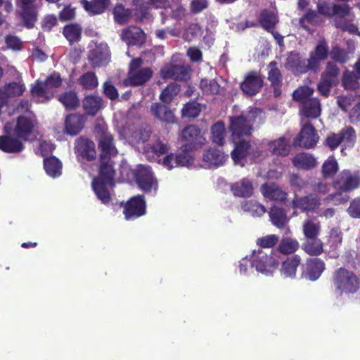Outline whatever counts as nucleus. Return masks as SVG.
<instances>
[{
	"instance_id": "obj_1",
	"label": "nucleus",
	"mask_w": 360,
	"mask_h": 360,
	"mask_svg": "<svg viewBox=\"0 0 360 360\" xmlns=\"http://www.w3.org/2000/svg\"><path fill=\"white\" fill-rule=\"evenodd\" d=\"M100 172L98 178L92 181V188L98 198L103 203H108L110 201V194L108 187L114 186L115 170L111 159L100 160Z\"/></svg>"
},
{
	"instance_id": "obj_2",
	"label": "nucleus",
	"mask_w": 360,
	"mask_h": 360,
	"mask_svg": "<svg viewBox=\"0 0 360 360\" xmlns=\"http://www.w3.org/2000/svg\"><path fill=\"white\" fill-rule=\"evenodd\" d=\"M333 11V23L337 28L360 35L358 27L354 23L356 16L352 7L347 4H334Z\"/></svg>"
},
{
	"instance_id": "obj_3",
	"label": "nucleus",
	"mask_w": 360,
	"mask_h": 360,
	"mask_svg": "<svg viewBox=\"0 0 360 360\" xmlns=\"http://www.w3.org/2000/svg\"><path fill=\"white\" fill-rule=\"evenodd\" d=\"M62 79L57 73L51 75L44 82L37 80L31 89L33 98L37 102L45 103L53 96V88L59 87Z\"/></svg>"
},
{
	"instance_id": "obj_4",
	"label": "nucleus",
	"mask_w": 360,
	"mask_h": 360,
	"mask_svg": "<svg viewBox=\"0 0 360 360\" xmlns=\"http://www.w3.org/2000/svg\"><path fill=\"white\" fill-rule=\"evenodd\" d=\"M333 283L340 294L355 293L359 288L357 276L345 268H339L335 271Z\"/></svg>"
},
{
	"instance_id": "obj_5",
	"label": "nucleus",
	"mask_w": 360,
	"mask_h": 360,
	"mask_svg": "<svg viewBox=\"0 0 360 360\" xmlns=\"http://www.w3.org/2000/svg\"><path fill=\"white\" fill-rule=\"evenodd\" d=\"M260 112L259 110L250 111L248 115L245 117L243 115L240 116L230 117L229 129L232 133L233 140L239 139L243 136H249L252 131V118Z\"/></svg>"
},
{
	"instance_id": "obj_6",
	"label": "nucleus",
	"mask_w": 360,
	"mask_h": 360,
	"mask_svg": "<svg viewBox=\"0 0 360 360\" xmlns=\"http://www.w3.org/2000/svg\"><path fill=\"white\" fill-rule=\"evenodd\" d=\"M89 47L88 60L92 68H100L109 63L110 49L106 43L91 41Z\"/></svg>"
},
{
	"instance_id": "obj_7",
	"label": "nucleus",
	"mask_w": 360,
	"mask_h": 360,
	"mask_svg": "<svg viewBox=\"0 0 360 360\" xmlns=\"http://www.w3.org/2000/svg\"><path fill=\"white\" fill-rule=\"evenodd\" d=\"M143 60L141 58H134L129 65V80L131 84L139 86L147 82L153 75L149 67L142 68Z\"/></svg>"
},
{
	"instance_id": "obj_8",
	"label": "nucleus",
	"mask_w": 360,
	"mask_h": 360,
	"mask_svg": "<svg viewBox=\"0 0 360 360\" xmlns=\"http://www.w3.org/2000/svg\"><path fill=\"white\" fill-rule=\"evenodd\" d=\"M13 123L4 126L6 134L0 137V149L9 153H19L23 149L22 139L18 138L13 130Z\"/></svg>"
},
{
	"instance_id": "obj_9",
	"label": "nucleus",
	"mask_w": 360,
	"mask_h": 360,
	"mask_svg": "<svg viewBox=\"0 0 360 360\" xmlns=\"http://www.w3.org/2000/svg\"><path fill=\"white\" fill-rule=\"evenodd\" d=\"M191 69L184 63H168L164 65L160 71L163 79H171L175 81H186L190 77Z\"/></svg>"
},
{
	"instance_id": "obj_10",
	"label": "nucleus",
	"mask_w": 360,
	"mask_h": 360,
	"mask_svg": "<svg viewBox=\"0 0 360 360\" xmlns=\"http://www.w3.org/2000/svg\"><path fill=\"white\" fill-rule=\"evenodd\" d=\"M332 185L335 189L350 192L357 188L360 185L359 173L344 169L333 181Z\"/></svg>"
},
{
	"instance_id": "obj_11",
	"label": "nucleus",
	"mask_w": 360,
	"mask_h": 360,
	"mask_svg": "<svg viewBox=\"0 0 360 360\" xmlns=\"http://www.w3.org/2000/svg\"><path fill=\"white\" fill-rule=\"evenodd\" d=\"M301 131L294 141L293 145L295 146H300L305 148H313L319 140L318 134L309 121L304 122Z\"/></svg>"
},
{
	"instance_id": "obj_12",
	"label": "nucleus",
	"mask_w": 360,
	"mask_h": 360,
	"mask_svg": "<svg viewBox=\"0 0 360 360\" xmlns=\"http://www.w3.org/2000/svg\"><path fill=\"white\" fill-rule=\"evenodd\" d=\"M285 68L290 70L295 75H300L313 72V68L310 66V60L305 59L298 53L291 52L286 58Z\"/></svg>"
},
{
	"instance_id": "obj_13",
	"label": "nucleus",
	"mask_w": 360,
	"mask_h": 360,
	"mask_svg": "<svg viewBox=\"0 0 360 360\" xmlns=\"http://www.w3.org/2000/svg\"><path fill=\"white\" fill-rule=\"evenodd\" d=\"M252 266H255L257 271L267 274L276 267L277 262L272 256L259 250L257 252H253Z\"/></svg>"
},
{
	"instance_id": "obj_14",
	"label": "nucleus",
	"mask_w": 360,
	"mask_h": 360,
	"mask_svg": "<svg viewBox=\"0 0 360 360\" xmlns=\"http://www.w3.org/2000/svg\"><path fill=\"white\" fill-rule=\"evenodd\" d=\"M120 38L128 46L141 47L146 43V34L140 27L129 26L122 30Z\"/></svg>"
},
{
	"instance_id": "obj_15",
	"label": "nucleus",
	"mask_w": 360,
	"mask_h": 360,
	"mask_svg": "<svg viewBox=\"0 0 360 360\" xmlns=\"http://www.w3.org/2000/svg\"><path fill=\"white\" fill-rule=\"evenodd\" d=\"M136 181L140 188L145 192H149L152 188L156 190L158 188L157 180L148 167L140 166L139 167L136 172Z\"/></svg>"
},
{
	"instance_id": "obj_16",
	"label": "nucleus",
	"mask_w": 360,
	"mask_h": 360,
	"mask_svg": "<svg viewBox=\"0 0 360 360\" xmlns=\"http://www.w3.org/2000/svg\"><path fill=\"white\" fill-rule=\"evenodd\" d=\"M291 203L293 208L300 209L303 212H314L320 207L321 200L312 194L306 196L295 194Z\"/></svg>"
},
{
	"instance_id": "obj_17",
	"label": "nucleus",
	"mask_w": 360,
	"mask_h": 360,
	"mask_svg": "<svg viewBox=\"0 0 360 360\" xmlns=\"http://www.w3.org/2000/svg\"><path fill=\"white\" fill-rule=\"evenodd\" d=\"M329 51L326 41L324 39L320 40L314 51L309 53L310 66L313 68V72L316 73L321 70V62L326 60L328 56Z\"/></svg>"
},
{
	"instance_id": "obj_18",
	"label": "nucleus",
	"mask_w": 360,
	"mask_h": 360,
	"mask_svg": "<svg viewBox=\"0 0 360 360\" xmlns=\"http://www.w3.org/2000/svg\"><path fill=\"white\" fill-rule=\"evenodd\" d=\"M180 139L186 142V145L190 149L195 148L197 145L202 144L201 130L196 125L191 124L185 127L181 132Z\"/></svg>"
},
{
	"instance_id": "obj_19",
	"label": "nucleus",
	"mask_w": 360,
	"mask_h": 360,
	"mask_svg": "<svg viewBox=\"0 0 360 360\" xmlns=\"http://www.w3.org/2000/svg\"><path fill=\"white\" fill-rule=\"evenodd\" d=\"M263 86V79L255 72H249L241 83L242 91L248 96H252L257 94Z\"/></svg>"
},
{
	"instance_id": "obj_20",
	"label": "nucleus",
	"mask_w": 360,
	"mask_h": 360,
	"mask_svg": "<svg viewBox=\"0 0 360 360\" xmlns=\"http://www.w3.org/2000/svg\"><path fill=\"white\" fill-rule=\"evenodd\" d=\"M146 212V202L142 195L131 198L127 203L124 214L127 219L142 216Z\"/></svg>"
},
{
	"instance_id": "obj_21",
	"label": "nucleus",
	"mask_w": 360,
	"mask_h": 360,
	"mask_svg": "<svg viewBox=\"0 0 360 360\" xmlns=\"http://www.w3.org/2000/svg\"><path fill=\"white\" fill-rule=\"evenodd\" d=\"M151 115L157 120L167 124L176 122L173 111L165 103H153L150 107Z\"/></svg>"
},
{
	"instance_id": "obj_22",
	"label": "nucleus",
	"mask_w": 360,
	"mask_h": 360,
	"mask_svg": "<svg viewBox=\"0 0 360 360\" xmlns=\"http://www.w3.org/2000/svg\"><path fill=\"white\" fill-rule=\"evenodd\" d=\"M98 148L101 150L100 160L111 159L117 154L112 134L103 132L101 135Z\"/></svg>"
},
{
	"instance_id": "obj_23",
	"label": "nucleus",
	"mask_w": 360,
	"mask_h": 360,
	"mask_svg": "<svg viewBox=\"0 0 360 360\" xmlns=\"http://www.w3.org/2000/svg\"><path fill=\"white\" fill-rule=\"evenodd\" d=\"M192 162L191 154L185 151L178 155L171 153L162 159V165L169 169L179 166H188Z\"/></svg>"
},
{
	"instance_id": "obj_24",
	"label": "nucleus",
	"mask_w": 360,
	"mask_h": 360,
	"mask_svg": "<svg viewBox=\"0 0 360 360\" xmlns=\"http://www.w3.org/2000/svg\"><path fill=\"white\" fill-rule=\"evenodd\" d=\"M325 269L324 263L318 258H310L306 261L304 276L311 281L317 280Z\"/></svg>"
},
{
	"instance_id": "obj_25",
	"label": "nucleus",
	"mask_w": 360,
	"mask_h": 360,
	"mask_svg": "<svg viewBox=\"0 0 360 360\" xmlns=\"http://www.w3.org/2000/svg\"><path fill=\"white\" fill-rule=\"evenodd\" d=\"M342 241V233L339 228H333L330 231L327 245L329 246L328 252L331 257L337 258L340 254Z\"/></svg>"
},
{
	"instance_id": "obj_26",
	"label": "nucleus",
	"mask_w": 360,
	"mask_h": 360,
	"mask_svg": "<svg viewBox=\"0 0 360 360\" xmlns=\"http://www.w3.org/2000/svg\"><path fill=\"white\" fill-rule=\"evenodd\" d=\"M75 150L78 155L86 158L87 160H92L96 158L95 144L89 139H77L75 143Z\"/></svg>"
},
{
	"instance_id": "obj_27",
	"label": "nucleus",
	"mask_w": 360,
	"mask_h": 360,
	"mask_svg": "<svg viewBox=\"0 0 360 360\" xmlns=\"http://www.w3.org/2000/svg\"><path fill=\"white\" fill-rule=\"evenodd\" d=\"M84 112L91 116H95L103 108V100L94 94L86 96L82 101Z\"/></svg>"
},
{
	"instance_id": "obj_28",
	"label": "nucleus",
	"mask_w": 360,
	"mask_h": 360,
	"mask_svg": "<svg viewBox=\"0 0 360 360\" xmlns=\"http://www.w3.org/2000/svg\"><path fill=\"white\" fill-rule=\"evenodd\" d=\"M33 127L34 122L32 120L25 117H19L17 123L15 124H13V130L18 138L26 141Z\"/></svg>"
},
{
	"instance_id": "obj_29",
	"label": "nucleus",
	"mask_w": 360,
	"mask_h": 360,
	"mask_svg": "<svg viewBox=\"0 0 360 360\" xmlns=\"http://www.w3.org/2000/svg\"><path fill=\"white\" fill-rule=\"evenodd\" d=\"M301 113L307 118H317L321 112L320 101L317 98H311L302 104Z\"/></svg>"
},
{
	"instance_id": "obj_30",
	"label": "nucleus",
	"mask_w": 360,
	"mask_h": 360,
	"mask_svg": "<svg viewBox=\"0 0 360 360\" xmlns=\"http://www.w3.org/2000/svg\"><path fill=\"white\" fill-rule=\"evenodd\" d=\"M84 119L80 115L71 114L67 116L65 122V130L70 135H77L84 127Z\"/></svg>"
},
{
	"instance_id": "obj_31",
	"label": "nucleus",
	"mask_w": 360,
	"mask_h": 360,
	"mask_svg": "<svg viewBox=\"0 0 360 360\" xmlns=\"http://www.w3.org/2000/svg\"><path fill=\"white\" fill-rule=\"evenodd\" d=\"M226 160V155L218 148H210L203 154V160L209 166H221L225 162Z\"/></svg>"
},
{
	"instance_id": "obj_32",
	"label": "nucleus",
	"mask_w": 360,
	"mask_h": 360,
	"mask_svg": "<svg viewBox=\"0 0 360 360\" xmlns=\"http://www.w3.org/2000/svg\"><path fill=\"white\" fill-rule=\"evenodd\" d=\"M260 189L265 198L279 201L286 199L287 193L276 184H264L262 185Z\"/></svg>"
},
{
	"instance_id": "obj_33",
	"label": "nucleus",
	"mask_w": 360,
	"mask_h": 360,
	"mask_svg": "<svg viewBox=\"0 0 360 360\" xmlns=\"http://www.w3.org/2000/svg\"><path fill=\"white\" fill-rule=\"evenodd\" d=\"M269 149L276 155L287 156L290 151L289 140L284 136H281L278 139L269 142Z\"/></svg>"
},
{
	"instance_id": "obj_34",
	"label": "nucleus",
	"mask_w": 360,
	"mask_h": 360,
	"mask_svg": "<svg viewBox=\"0 0 360 360\" xmlns=\"http://www.w3.org/2000/svg\"><path fill=\"white\" fill-rule=\"evenodd\" d=\"M292 164L298 169L309 170L316 167V160L312 155L303 153L292 159Z\"/></svg>"
},
{
	"instance_id": "obj_35",
	"label": "nucleus",
	"mask_w": 360,
	"mask_h": 360,
	"mask_svg": "<svg viewBox=\"0 0 360 360\" xmlns=\"http://www.w3.org/2000/svg\"><path fill=\"white\" fill-rule=\"evenodd\" d=\"M261 26L268 32H272L279 20L278 15L272 11L263 10L259 17Z\"/></svg>"
},
{
	"instance_id": "obj_36",
	"label": "nucleus",
	"mask_w": 360,
	"mask_h": 360,
	"mask_svg": "<svg viewBox=\"0 0 360 360\" xmlns=\"http://www.w3.org/2000/svg\"><path fill=\"white\" fill-rule=\"evenodd\" d=\"M231 191L234 195L246 198L253 194V186L252 182L248 179H243L236 182L231 186Z\"/></svg>"
},
{
	"instance_id": "obj_37",
	"label": "nucleus",
	"mask_w": 360,
	"mask_h": 360,
	"mask_svg": "<svg viewBox=\"0 0 360 360\" xmlns=\"http://www.w3.org/2000/svg\"><path fill=\"white\" fill-rule=\"evenodd\" d=\"M302 249L309 255L318 256L323 252V244L318 238H307Z\"/></svg>"
},
{
	"instance_id": "obj_38",
	"label": "nucleus",
	"mask_w": 360,
	"mask_h": 360,
	"mask_svg": "<svg viewBox=\"0 0 360 360\" xmlns=\"http://www.w3.org/2000/svg\"><path fill=\"white\" fill-rule=\"evenodd\" d=\"M271 223L278 229H282L288 223V217L285 211L276 206H273L269 212Z\"/></svg>"
},
{
	"instance_id": "obj_39",
	"label": "nucleus",
	"mask_w": 360,
	"mask_h": 360,
	"mask_svg": "<svg viewBox=\"0 0 360 360\" xmlns=\"http://www.w3.org/2000/svg\"><path fill=\"white\" fill-rule=\"evenodd\" d=\"M235 143V148L231 152V157L236 164L238 163L243 158H245L250 148L248 141L243 139L233 140Z\"/></svg>"
},
{
	"instance_id": "obj_40",
	"label": "nucleus",
	"mask_w": 360,
	"mask_h": 360,
	"mask_svg": "<svg viewBox=\"0 0 360 360\" xmlns=\"http://www.w3.org/2000/svg\"><path fill=\"white\" fill-rule=\"evenodd\" d=\"M58 101L68 110H75L79 105L77 94L75 91H65L58 96Z\"/></svg>"
},
{
	"instance_id": "obj_41",
	"label": "nucleus",
	"mask_w": 360,
	"mask_h": 360,
	"mask_svg": "<svg viewBox=\"0 0 360 360\" xmlns=\"http://www.w3.org/2000/svg\"><path fill=\"white\" fill-rule=\"evenodd\" d=\"M321 224L316 219L309 217L302 224L303 234L307 238H317L320 233Z\"/></svg>"
},
{
	"instance_id": "obj_42",
	"label": "nucleus",
	"mask_w": 360,
	"mask_h": 360,
	"mask_svg": "<svg viewBox=\"0 0 360 360\" xmlns=\"http://www.w3.org/2000/svg\"><path fill=\"white\" fill-rule=\"evenodd\" d=\"M301 258L299 255H295L288 257L282 264L281 272L285 277L292 278L296 274L297 266L300 265Z\"/></svg>"
},
{
	"instance_id": "obj_43",
	"label": "nucleus",
	"mask_w": 360,
	"mask_h": 360,
	"mask_svg": "<svg viewBox=\"0 0 360 360\" xmlns=\"http://www.w3.org/2000/svg\"><path fill=\"white\" fill-rule=\"evenodd\" d=\"M85 10L93 15L101 14L104 12L109 5V0H82Z\"/></svg>"
},
{
	"instance_id": "obj_44",
	"label": "nucleus",
	"mask_w": 360,
	"mask_h": 360,
	"mask_svg": "<svg viewBox=\"0 0 360 360\" xmlns=\"http://www.w3.org/2000/svg\"><path fill=\"white\" fill-rule=\"evenodd\" d=\"M22 8V18L25 26L31 28L34 26L37 18V13L34 4H20Z\"/></svg>"
},
{
	"instance_id": "obj_45",
	"label": "nucleus",
	"mask_w": 360,
	"mask_h": 360,
	"mask_svg": "<svg viewBox=\"0 0 360 360\" xmlns=\"http://www.w3.org/2000/svg\"><path fill=\"white\" fill-rule=\"evenodd\" d=\"M341 143L345 147H353L356 141V133L354 129L351 126H345L339 133Z\"/></svg>"
},
{
	"instance_id": "obj_46",
	"label": "nucleus",
	"mask_w": 360,
	"mask_h": 360,
	"mask_svg": "<svg viewBox=\"0 0 360 360\" xmlns=\"http://www.w3.org/2000/svg\"><path fill=\"white\" fill-rule=\"evenodd\" d=\"M244 212L250 213L253 217H261L266 212L265 207L255 200H245L241 203Z\"/></svg>"
},
{
	"instance_id": "obj_47",
	"label": "nucleus",
	"mask_w": 360,
	"mask_h": 360,
	"mask_svg": "<svg viewBox=\"0 0 360 360\" xmlns=\"http://www.w3.org/2000/svg\"><path fill=\"white\" fill-rule=\"evenodd\" d=\"M82 27L77 23L69 24L64 27L63 34L70 44L79 41L82 34Z\"/></svg>"
},
{
	"instance_id": "obj_48",
	"label": "nucleus",
	"mask_w": 360,
	"mask_h": 360,
	"mask_svg": "<svg viewBox=\"0 0 360 360\" xmlns=\"http://www.w3.org/2000/svg\"><path fill=\"white\" fill-rule=\"evenodd\" d=\"M78 84L85 90H93L98 86V81L94 72H87L79 77Z\"/></svg>"
},
{
	"instance_id": "obj_49",
	"label": "nucleus",
	"mask_w": 360,
	"mask_h": 360,
	"mask_svg": "<svg viewBox=\"0 0 360 360\" xmlns=\"http://www.w3.org/2000/svg\"><path fill=\"white\" fill-rule=\"evenodd\" d=\"M44 166L47 174L52 177L60 176L61 174L62 165L55 157L45 158Z\"/></svg>"
},
{
	"instance_id": "obj_50",
	"label": "nucleus",
	"mask_w": 360,
	"mask_h": 360,
	"mask_svg": "<svg viewBox=\"0 0 360 360\" xmlns=\"http://www.w3.org/2000/svg\"><path fill=\"white\" fill-rule=\"evenodd\" d=\"M359 79L353 71L346 70L342 75V85L345 89L356 90L360 87Z\"/></svg>"
},
{
	"instance_id": "obj_51",
	"label": "nucleus",
	"mask_w": 360,
	"mask_h": 360,
	"mask_svg": "<svg viewBox=\"0 0 360 360\" xmlns=\"http://www.w3.org/2000/svg\"><path fill=\"white\" fill-rule=\"evenodd\" d=\"M299 243L297 240L286 237L281 239L278 250L284 255H290L294 253L299 248Z\"/></svg>"
},
{
	"instance_id": "obj_52",
	"label": "nucleus",
	"mask_w": 360,
	"mask_h": 360,
	"mask_svg": "<svg viewBox=\"0 0 360 360\" xmlns=\"http://www.w3.org/2000/svg\"><path fill=\"white\" fill-rule=\"evenodd\" d=\"M212 140L214 143L222 146L226 136L225 125L222 122H217L211 128Z\"/></svg>"
},
{
	"instance_id": "obj_53",
	"label": "nucleus",
	"mask_w": 360,
	"mask_h": 360,
	"mask_svg": "<svg viewBox=\"0 0 360 360\" xmlns=\"http://www.w3.org/2000/svg\"><path fill=\"white\" fill-rule=\"evenodd\" d=\"M336 190L337 191L328 195L324 199L326 203L340 205L346 203L349 200V195L347 194L348 192L342 191L341 189Z\"/></svg>"
},
{
	"instance_id": "obj_54",
	"label": "nucleus",
	"mask_w": 360,
	"mask_h": 360,
	"mask_svg": "<svg viewBox=\"0 0 360 360\" xmlns=\"http://www.w3.org/2000/svg\"><path fill=\"white\" fill-rule=\"evenodd\" d=\"M131 11L122 4L117 5L113 9L114 19L120 25L127 24L131 18Z\"/></svg>"
},
{
	"instance_id": "obj_55",
	"label": "nucleus",
	"mask_w": 360,
	"mask_h": 360,
	"mask_svg": "<svg viewBox=\"0 0 360 360\" xmlns=\"http://www.w3.org/2000/svg\"><path fill=\"white\" fill-rule=\"evenodd\" d=\"M323 176L330 178L333 176L339 169L338 163L334 156H330L322 165Z\"/></svg>"
},
{
	"instance_id": "obj_56",
	"label": "nucleus",
	"mask_w": 360,
	"mask_h": 360,
	"mask_svg": "<svg viewBox=\"0 0 360 360\" xmlns=\"http://www.w3.org/2000/svg\"><path fill=\"white\" fill-rule=\"evenodd\" d=\"M179 92V86L175 83L169 84L160 95V99L164 103H169Z\"/></svg>"
},
{
	"instance_id": "obj_57",
	"label": "nucleus",
	"mask_w": 360,
	"mask_h": 360,
	"mask_svg": "<svg viewBox=\"0 0 360 360\" xmlns=\"http://www.w3.org/2000/svg\"><path fill=\"white\" fill-rule=\"evenodd\" d=\"M313 93L314 89L312 88L304 86L294 91L292 96L294 100L303 104L305 101L313 98L311 97Z\"/></svg>"
},
{
	"instance_id": "obj_58",
	"label": "nucleus",
	"mask_w": 360,
	"mask_h": 360,
	"mask_svg": "<svg viewBox=\"0 0 360 360\" xmlns=\"http://www.w3.org/2000/svg\"><path fill=\"white\" fill-rule=\"evenodd\" d=\"M330 58L340 64L346 63L349 60L348 53L339 46H333L330 52Z\"/></svg>"
},
{
	"instance_id": "obj_59",
	"label": "nucleus",
	"mask_w": 360,
	"mask_h": 360,
	"mask_svg": "<svg viewBox=\"0 0 360 360\" xmlns=\"http://www.w3.org/2000/svg\"><path fill=\"white\" fill-rule=\"evenodd\" d=\"M201 112V105L197 102H189L186 103L182 109V115L184 117L195 118L198 117Z\"/></svg>"
},
{
	"instance_id": "obj_60",
	"label": "nucleus",
	"mask_w": 360,
	"mask_h": 360,
	"mask_svg": "<svg viewBox=\"0 0 360 360\" xmlns=\"http://www.w3.org/2000/svg\"><path fill=\"white\" fill-rule=\"evenodd\" d=\"M200 86L206 94H216L219 92L220 86L214 79H202L200 81Z\"/></svg>"
},
{
	"instance_id": "obj_61",
	"label": "nucleus",
	"mask_w": 360,
	"mask_h": 360,
	"mask_svg": "<svg viewBox=\"0 0 360 360\" xmlns=\"http://www.w3.org/2000/svg\"><path fill=\"white\" fill-rule=\"evenodd\" d=\"M276 65V62L275 61L271 62L268 65L269 69L268 79L274 86L279 85L282 81L281 71Z\"/></svg>"
},
{
	"instance_id": "obj_62",
	"label": "nucleus",
	"mask_w": 360,
	"mask_h": 360,
	"mask_svg": "<svg viewBox=\"0 0 360 360\" xmlns=\"http://www.w3.org/2000/svg\"><path fill=\"white\" fill-rule=\"evenodd\" d=\"M336 84L337 83L333 82V80L321 77V80L317 84V89L321 95L324 97H328L330 94L331 88L336 85Z\"/></svg>"
},
{
	"instance_id": "obj_63",
	"label": "nucleus",
	"mask_w": 360,
	"mask_h": 360,
	"mask_svg": "<svg viewBox=\"0 0 360 360\" xmlns=\"http://www.w3.org/2000/svg\"><path fill=\"white\" fill-rule=\"evenodd\" d=\"M340 74V70L337 65L333 62H328L326 65V70L321 74V77L333 80L337 83V78Z\"/></svg>"
},
{
	"instance_id": "obj_64",
	"label": "nucleus",
	"mask_w": 360,
	"mask_h": 360,
	"mask_svg": "<svg viewBox=\"0 0 360 360\" xmlns=\"http://www.w3.org/2000/svg\"><path fill=\"white\" fill-rule=\"evenodd\" d=\"M279 240V237L276 235H268L257 240V244L262 248H271L274 247Z\"/></svg>"
}]
</instances>
